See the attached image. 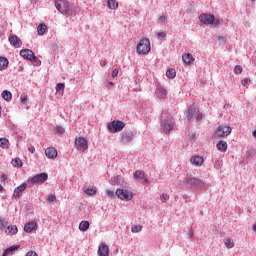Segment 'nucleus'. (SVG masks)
<instances>
[{
  "label": "nucleus",
  "mask_w": 256,
  "mask_h": 256,
  "mask_svg": "<svg viewBox=\"0 0 256 256\" xmlns=\"http://www.w3.org/2000/svg\"><path fill=\"white\" fill-rule=\"evenodd\" d=\"M55 7L62 15H69L70 17L77 15V12L71 7L68 1L58 0L55 3Z\"/></svg>",
  "instance_id": "obj_1"
},
{
  "label": "nucleus",
  "mask_w": 256,
  "mask_h": 256,
  "mask_svg": "<svg viewBox=\"0 0 256 256\" xmlns=\"http://www.w3.org/2000/svg\"><path fill=\"white\" fill-rule=\"evenodd\" d=\"M136 52L138 55H148V53H151V41L149 38L140 39L136 46Z\"/></svg>",
  "instance_id": "obj_2"
},
{
  "label": "nucleus",
  "mask_w": 256,
  "mask_h": 256,
  "mask_svg": "<svg viewBox=\"0 0 256 256\" xmlns=\"http://www.w3.org/2000/svg\"><path fill=\"white\" fill-rule=\"evenodd\" d=\"M74 147L78 151H87L89 149V140L87 137L79 136L75 138Z\"/></svg>",
  "instance_id": "obj_3"
},
{
  "label": "nucleus",
  "mask_w": 256,
  "mask_h": 256,
  "mask_svg": "<svg viewBox=\"0 0 256 256\" xmlns=\"http://www.w3.org/2000/svg\"><path fill=\"white\" fill-rule=\"evenodd\" d=\"M135 135H137V132H135V130H124L121 133V143H123V145H127V143H131V141H133V139H135Z\"/></svg>",
  "instance_id": "obj_4"
},
{
  "label": "nucleus",
  "mask_w": 256,
  "mask_h": 256,
  "mask_svg": "<svg viewBox=\"0 0 256 256\" xmlns=\"http://www.w3.org/2000/svg\"><path fill=\"white\" fill-rule=\"evenodd\" d=\"M115 195L118 199H121V201H131V199H133V192L127 189L119 188L116 190Z\"/></svg>",
  "instance_id": "obj_5"
},
{
  "label": "nucleus",
  "mask_w": 256,
  "mask_h": 256,
  "mask_svg": "<svg viewBox=\"0 0 256 256\" xmlns=\"http://www.w3.org/2000/svg\"><path fill=\"white\" fill-rule=\"evenodd\" d=\"M47 179H49V175H47V173H40L29 178L28 183H31V185H43Z\"/></svg>",
  "instance_id": "obj_6"
},
{
  "label": "nucleus",
  "mask_w": 256,
  "mask_h": 256,
  "mask_svg": "<svg viewBox=\"0 0 256 256\" xmlns=\"http://www.w3.org/2000/svg\"><path fill=\"white\" fill-rule=\"evenodd\" d=\"M199 20L204 25H213L214 27H217V20H215V16L211 14H201L199 16Z\"/></svg>",
  "instance_id": "obj_7"
},
{
  "label": "nucleus",
  "mask_w": 256,
  "mask_h": 256,
  "mask_svg": "<svg viewBox=\"0 0 256 256\" xmlns=\"http://www.w3.org/2000/svg\"><path fill=\"white\" fill-rule=\"evenodd\" d=\"M187 185L190 189H203V185H205V183L199 178L191 177L188 178Z\"/></svg>",
  "instance_id": "obj_8"
},
{
  "label": "nucleus",
  "mask_w": 256,
  "mask_h": 256,
  "mask_svg": "<svg viewBox=\"0 0 256 256\" xmlns=\"http://www.w3.org/2000/svg\"><path fill=\"white\" fill-rule=\"evenodd\" d=\"M20 56L23 57V59L31 61L32 63H37V61H39V58H37V56H35V53H33L30 49L21 50Z\"/></svg>",
  "instance_id": "obj_9"
},
{
  "label": "nucleus",
  "mask_w": 256,
  "mask_h": 256,
  "mask_svg": "<svg viewBox=\"0 0 256 256\" xmlns=\"http://www.w3.org/2000/svg\"><path fill=\"white\" fill-rule=\"evenodd\" d=\"M25 189H27V183H22L20 186L14 189L12 199H19L23 193H25Z\"/></svg>",
  "instance_id": "obj_10"
},
{
  "label": "nucleus",
  "mask_w": 256,
  "mask_h": 256,
  "mask_svg": "<svg viewBox=\"0 0 256 256\" xmlns=\"http://www.w3.org/2000/svg\"><path fill=\"white\" fill-rule=\"evenodd\" d=\"M190 163L194 167H201V165L205 163V159L203 158V156L194 155L190 158Z\"/></svg>",
  "instance_id": "obj_11"
},
{
  "label": "nucleus",
  "mask_w": 256,
  "mask_h": 256,
  "mask_svg": "<svg viewBox=\"0 0 256 256\" xmlns=\"http://www.w3.org/2000/svg\"><path fill=\"white\" fill-rule=\"evenodd\" d=\"M107 129H125V124L121 120H114L108 123Z\"/></svg>",
  "instance_id": "obj_12"
},
{
  "label": "nucleus",
  "mask_w": 256,
  "mask_h": 256,
  "mask_svg": "<svg viewBox=\"0 0 256 256\" xmlns=\"http://www.w3.org/2000/svg\"><path fill=\"white\" fill-rule=\"evenodd\" d=\"M9 42L10 45L15 47V49H19L23 45V42L17 37V35H11L9 37Z\"/></svg>",
  "instance_id": "obj_13"
},
{
  "label": "nucleus",
  "mask_w": 256,
  "mask_h": 256,
  "mask_svg": "<svg viewBox=\"0 0 256 256\" xmlns=\"http://www.w3.org/2000/svg\"><path fill=\"white\" fill-rule=\"evenodd\" d=\"M98 256H109V246L101 243L98 247Z\"/></svg>",
  "instance_id": "obj_14"
},
{
  "label": "nucleus",
  "mask_w": 256,
  "mask_h": 256,
  "mask_svg": "<svg viewBox=\"0 0 256 256\" xmlns=\"http://www.w3.org/2000/svg\"><path fill=\"white\" fill-rule=\"evenodd\" d=\"M45 155L48 159H55L57 157V149L55 147H48L45 150Z\"/></svg>",
  "instance_id": "obj_15"
},
{
  "label": "nucleus",
  "mask_w": 256,
  "mask_h": 256,
  "mask_svg": "<svg viewBox=\"0 0 256 256\" xmlns=\"http://www.w3.org/2000/svg\"><path fill=\"white\" fill-rule=\"evenodd\" d=\"M163 129H173L175 127V121L172 118H168L162 122Z\"/></svg>",
  "instance_id": "obj_16"
},
{
  "label": "nucleus",
  "mask_w": 256,
  "mask_h": 256,
  "mask_svg": "<svg viewBox=\"0 0 256 256\" xmlns=\"http://www.w3.org/2000/svg\"><path fill=\"white\" fill-rule=\"evenodd\" d=\"M182 60L185 65H191V63L195 61V58H193V55L191 53H187L182 55Z\"/></svg>",
  "instance_id": "obj_17"
},
{
  "label": "nucleus",
  "mask_w": 256,
  "mask_h": 256,
  "mask_svg": "<svg viewBox=\"0 0 256 256\" xmlns=\"http://www.w3.org/2000/svg\"><path fill=\"white\" fill-rule=\"evenodd\" d=\"M37 227V222L32 221L24 225V231L25 233H31Z\"/></svg>",
  "instance_id": "obj_18"
},
{
  "label": "nucleus",
  "mask_w": 256,
  "mask_h": 256,
  "mask_svg": "<svg viewBox=\"0 0 256 256\" xmlns=\"http://www.w3.org/2000/svg\"><path fill=\"white\" fill-rule=\"evenodd\" d=\"M9 67V60L6 57L0 56V71H5Z\"/></svg>",
  "instance_id": "obj_19"
},
{
  "label": "nucleus",
  "mask_w": 256,
  "mask_h": 256,
  "mask_svg": "<svg viewBox=\"0 0 256 256\" xmlns=\"http://www.w3.org/2000/svg\"><path fill=\"white\" fill-rule=\"evenodd\" d=\"M228 135H231V129L226 131L224 129H217L215 132L216 137H227Z\"/></svg>",
  "instance_id": "obj_20"
},
{
  "label": "nucleus",
  "mask_w": 256,
  "mask_h": 256,
  "mask_svg": "<svg viewBox=\"0 0 256 256\" xmlns=\"http://www.w3.org/2000/svg\"><path fill=\"white\" fill-rule=\"evenodd\" d=\"M17 226L16 225H10L7 226L6 230H5V234L6 235H17Z\"/></svg>",
  "instance_id": "obj_21"
},
{
  "label": "nucleus",
  "mask_w": 256,
  "mask_h": 256,
  "mask_svg": "<svg viewBox=\"0 0 256 256\" xmlns=\"http://www.w3.org/2000/svg\"><path fill=\"white\" fill-rule=\"evenodd\" d=\"M156 95L159 99H165V97H167V90H165L163 87H158L156 90Z\"/></svg>",
  "instance_id": "obj_22"
},
{
  "label": "nucleus",
  "mask_w": 256,
  "mask_h": 256,
  "mask_svg": "<svg viewBox=\"0 0 256 256\" xmlns=\"http://www.w3.org/2000/svg\"><path fill=\"white\" fill-rule=\"evenodd\" d=\"M216 147L218 151H221V153H225V151H227V142L221 140L216 144Z\"/></svg>",
  "instance_id": "obj_23"
},
{
  "label": "nucleus",
  "mask_w": 256,
  "mask_h": 256,
  "mask_svg": "<svg viewBox=\"0 0 256 256\" xmlns=\"http://www.w3.org/2000/svg\"><path fill=\"white\" fill-rule=\"evenodd\" d=\"M195 113H197V109L193 106H191L190 108H188L187 113H186V117L188 121H191V119H193V116L195 115Z\"/></svg>",
  "instance_id": "obj_24"
},
{
  "label": "nucleus",
  "mask_w": 256,
  "mask_h": 256,
  "mask_svg": "<svg viewBox=\"0 0 256 256\" xmlns=\"http://www.w3.org/2000/svg\"><path fill=\"white\" fill-rule=\"evenodd\" d=\"M89 221H81L79 224V230L82 231V233H85V231L89 230Z\"/></svg>",
  "instance_id": "obj_25"
},
{
  "label": "nucleus",
  "mask_w": 256,
  "mask_h": 256,
  "mask_svg": "<svg viewBox=\"0 0 256 256\" xmlns=\"http://www.w3.org/2000/svg\"><path fill=\"white\" fill-rule=\"evenodd\" d=\"M17 249H19V246H11L4 251L2 256L13 255Z\"/></svg>",
  "instance_id": "obj_26"
},
{
  "label": "nucleus",
  "mask_w": 256,
  "mask_h": 256,
  "mask_svg": "<svg viewBox=\"0 0 256 256\" xmlns=\"http://www.w3.org/2000/svg\"><path fill=\"white\" fill-rule=\"evenodd\" d=\"M46 31H47V24H45V23H42V24H40L38 27H37V33H38V35H45V33H46Z\"/></svg>",
  "instance_id": "obj_27"
},
{
  "label": "nucleus",
  "mask_w": 256,
  "mask_h": 256,
  "mask_svg": "<svg viewBox=\"0 0 256 256\" xmlns=\"http://www.w3.org/2000/svg\"><path fill=\"white\" fill-rule=\"evenodd\" d=\"M108 8H110L112 11L119 9V2H117V0H108Z\"/></svg>",
  "instance_id": "obj_28"
},
{
  "label": "nucleus",
  "mask_w": 256,
  "mask_h": 256,
  "mask_svg": "<svg viewBox=\"0 0 256 256\" xmlns=\"http://www.w3.org/2000/svg\"><path fill=\"white\" fill-rule=\"evenodd\" d=\"M2 98L4 101H11V99H13V94H11V92L8 90H4L2 92Z\"/></svg>",
  "instance_id": "obj_29"
},
{
  "label": "nucleus",
  "mask_w": 256,
  "mask_h": 256,
  "mask_svg": "<svg viewBox=\"0 0 256 256\" xmlns=\"http://www.w3.org/2000/svg\"><path fill=\"white\" fill-rule=\"evenodd\" d=\"M176 75L177 71H175L173 68L168 69L166 72V77H168V79H175Z\"/></svg>",
  "instance_id": "obj_30"
},
{
  "label": "nucleus",
  "mask_w": 256,
  "mask_h": 256,
  "mask_svg": "<svg viewBox=\"0 0 256 256\" xmlns=\"http://www.w3.org/2000/svg\"><path fill=\"white\" fill-rule=\"evenodd\" d=\"M255 155H256V150H255V148L250 147V148L247 149V151H246V157H247V159H250L251 157H255Z\"/></svg>",
  "instance_id": "obj_31"
},
{
  "label": "nucleus",
  "mask_w": 256,
  "mask_h": 256,
  "mask_svg": "<svg viewBox=\"0 0 256 256\" xmlns=\"http://www.w3.org/2000/svg\"><path fill=\"white\" fill-rule=\"evenodd\" d=\"M0 147H2V149H8L9 148V140L6 138H0Z\"/></svg>",
  "instance_id": "obj_32"
},
{
  "label": "nucleus",
  "mask_w": 256,
  "mask_h": 256,
  "mask_svg": "<svg viewBox=\"0 0 256 256\" xmlns=\"http://www.w3.org/2000/svg\"><path fill=\"white\" fill-rule=\"evenodd\" d=\"M134 179H145V172L136 170L134 173Z\"/></svg>",
  "instance_id": "obj_33"
},
{
  "label": "nucleus",
  "mask_w": 256,
  "mask_h": 256,
  "mask_svg": "<svg viewBox=\"0 0 256 256\" xmlns=\"http://www.w3.org/2000/svg\"><path fill=\"white\" fill-rule=\"evenodd\" d=\"M13 167H23V161L20 158L12 160Z\"/></svg>",
  "instance_id": "obj_34"
},
{
  "label": "nucleus",
  "mask_w": 256,
  "mask_h": 256,
  "mask_svg": "<svg viewBox=\"0 0 256 256\" xmlns=\"http://www.w3.org/2000/svg\"><path fill=\"white\" fill-rule=\"evenodd\" d=\"M132 233H141L143 231V226L141 225H134L131 227Z\"/></svg>",
  "instance_id": "obj_35"
},
{
  "label": "nucleus",
  "mask_w": 256,
  "mask_h": 256,
  "mask_svg": "<svg viewBox=\"0 0 256 256\" xmlns=\"http://www.w3.org/2000/svg\"><path fill=\"white\" fill-rule=\"evenodd\" d=\"M224 243L227 249H233V247H235V243L233 242V239H226Z\"/></svg>",
  "instance_id": "obj_36"
},
{
  "label": "nucleus",
  "mask_w": 256,
  "mask_h": 256,
  "mask_svg": "<svg viewBox=\"0 0 256 256\" xmlns=\"http://www.w3.org/2000/svg\"><path fill=\"white\" fill-rule=\"evenodd\" d=\"M160 201H161L162 203H167V201H169V196H168V194H167V193H162V194L160 195Z\"/></svg>",
  "instance_id": "obj_37"
},
{
  "label": "nucleus",
  "mask_w": 256,
  "mask_h": 256,
  "mask_svg": "<svg viewBox=\"0 0 256 256\" xmlns=\"http://www.w3.org/2000/svg\"><path fill=\"white\" fill-rule=\"evenodd\" d=\"M234 73L235 75H241V73H243V67H241V65H236L234 68Z\"/></svg>",
  "instance_id": "obj_38"
},
{
  "label": "nucleus",
  "mask_w": 256,
  "mask_h": 256,
  "mask_svg": "<svg viewBox=\"0 0 256 256\" xmlns=\"http://www.w3.org/2000/svg\"><path fill=\"white\" fill-rule=\"evenodd\" d=\"M59 91H62V93H63V91H65V84H63V83H58V84L56 85V92L59 93Z\"/></svg>",
  "instance_id": "obj_39"
},
{
  "label": "nucleus",
  "mask_w": 256,
  "mask_h": 256,
  "mask_svg": "<svg viewBox=\"0 0 256 256\" xmlns=\"http://www.w3.org/2000/svg\"><path fill=\"white\" fill-rule=\"evenodd\" d=\"M54 201H57V196L51 194L47 197V202L48 203H54Z\"/></svg>",
  "instance_id": "obj_40"
},
{
  "label": "nucleus",
  "mask_w": 256,
  "mask_h": 256,
  "mask_svg": "<svg viewBox=\"0 0 256 256\" xmlns=\"http://www.w3.org/2000/svg\"><path fill=\"white\" fill-rule=\"evenodd\" d=\"M85 193L88 195H95V193H97V190H95L93 188H88L85 190Z\"/></svg>",
  "instance_id": "obj_41"
},
{
  "label": "nucleus",
  "mask_w": 256,
  "mask_h": 256,
  "mask_svg": "<svg viewBox=\"0 0 256 256\" xmlns=\"http://www.w3.org/2000/svg\"><path fill=\"white\" fill-rule=\"evenodd\" d=\"M106 195L110 199H113V197H115V192L113 190H106Z\"/></svg>",
  "instance_id": "obj_42"
},
{
  "label": "nucleus",
  "mask_w": 256,
  "mask_h": 256,
  "mask_svg": "<svg viewBox=\"0 0 256 256\" xmlns=\"http://www.w3.org/2000/svg\"><path fill=\"white\" fill-rule=\"evenodd\" d=\"M156 36L158 39H165V37H167V34L165 32H158Z\"/></svg>",
  "instance_id": "obj_43"
},
{
  "label": "nucleus",
  "mask_w": 256,
  "mask_h": 256,
  "mask_svg": "<svg viewBox=\"0 0 256 256\" xmlns=\"http://www.w3.org/2000/svg\"><path fill=\"white\" fill-rule=\"evenodd\" d=\"M64 130L63 129H55L54 130V135H57L58 137H61L63 135Z\"/></svg>",
  "instance_id": "obj_44"
},
{
  "label": "nucleus",
  "mask_w": 256,
  "mask_h": 256,
  "mask_svg": "<svg viewBox=\"0 0 256 256\" xmlns=\"http://www.w3.org/2000/svg\"><path fill=\"white\" fill-rule=\"evenodd\" d=\"M4 227H7V222L0 218V229H4Z\"/></svg>",
  "instance_id": "obj_45"
},
{
  "label": "nucleus",
  "mask_w": 256,
  "mask_h": 256,
  "mask_svg": "<svg viewBox=\"0 0 256 256\" xmlns=\"http://www.w3.org/2000/svg\"><path fill=\"white\" fill-rule=\"evenodd\" d=\"M249 78H244L242 81H241V84L243 85V87H247V85H249Z\"/></svg>",
  "instance_id": "obj_46"
},
{
  "label": "nucleus",
  "mask_w": 256,
  "mask_h": 256,
  "mask_svg": "<svg viewBox=\"0 0 256 256\" xmlns=\"http://www.w3.org/2000/svg\"><path fill=\"white\" fill-rule=\"evenodd\" d=\"M196 119H197V121H201V119H203V113L197 112L196 113Z\"/></svg>",
  "instance_id": "obj_47"
},
{
  "label": "nucleus",
  "mask_w": 256,
  "mask_h": 256,
  "mask_svg": "<svg viewBox=\"0 0 256 256\" xmlns=\"http://www.w3.org/2000/svg\"><path fill=\"white\" fill-rule=\"evenodd\" d=\"M26 256H39V255L35 251H29L27 252Z\"/></svg>",
  "instance_id": "obj_48"
},
{
  "label": "nucleus",
  "mask_w": 256,
  "mask_h": 256,
  "mask_svg": "<svg viewBox=\"0 0 256 256\" xmlns=\"http://www.w3.org/2000/svg\"><path fill=\"white\" fill-rule=\"evenodd\" d=\"M117 75H119V69H114L112 71V77H117Z\"/></svg>",
  "instance_id": "obj_49"
},
{
  "label": "nucleus",
  "mask_w": 256,
  "mask_h": 256,
  "mask_svg": "<svg viewBox=\"0 0 256 256\" xmlns=\"http://www.w3.org/2000/svg\"><path fill=\"white\" fill-rule=\"evenodd\" d=\"M189 239H193V229L190 228L188 231Z\"/></svg>",
  "instance_id": "obj_50"
},
{
  "label": "nucleus",
  "mask_w": 256,
  "mask_h": 256,
  "mask_svg": "<svg viewBox=\"0 0 256 256\" xmlns=\"http://www.w3.org/2000/svg\"><path fill=\"white\" fill-rule=\"evenodd\" d=\"M28 151H30V153H35V146L28 147Z\"/></svg>",
  "instance_id": "obj_51"
},
{
  "label": "nucleus",
  "mask_w": 256,
  "mask_h": 256,
  "mask_svg": "<svg viewBox=\"0 0 256 256\" xmlns=\"http://www.w3.org/2000/svg\"><path fill=\"white\" fill-rule=\"evenodd\" d=\"M160 23H163V21H167V16H161L159 18Z\"/></svg>",
  "instance_id": "obj_52"
},
{
  "label": "nucleus",
  "mask_w": 256,
  "mask_h": 256,
  "mask_svg": "<svg viewBox=\"0 0 256 256\" xmlns=\"http://www.w3.org/2000/svg\"><path fill=\"white\" fill-rule=\"evenodd\" d=\"M21 103H27V96L21 97Z\"/></svg>",
  "instance_id": "obj_53"
},
{
  "label": "nucleus",
  "mask_w": 256,
  "mask_h": 256,
  "mask_svg": "<svg viewBox=\"0 0 256 256\" xmlns=\"http://www.w3.org/2000/svg\"><path fill=\"white\" fill-rule=\"evenodd\" d=\"M117 131H121V129H111V130H110V133H111V134L117 133Z\"/></svg>",
  "instance_id": "obj_54"
},
{
  "label": "nucleus",
  "mask_w": 256,
  "mask_h": 256,
  "mask_svg": "<svg viewBox=\"0 0 256 256\" xmlns=\"http://www.w3.org/2000/svg\"><path fill=\"white\" fill-rule=\"evenodd\" d=\"M180 183H187V180L186 179H181V177H178Z\"/></svg>",
  "instance_id": "obj_55"
},
{
  "label": "nucleus",
  "mask_w": 256,
  "mask_h": 256,
  "mask_svg": "<svg viewBox=\"0 0 256 256\" xmlns=\"http://www.w3.org/2000/svg\"><path fill=\"white\" fill-rule=\"evenodd\" d=\"M253 231L256 233V224L252 226Z\"/></svg>",
  "instance_id": "obj_56"
},
{
  "label": "nucleus",
  "mask_w": 256,
  "mask_h": 256,
  "mask_svg": "<svg viewBox=\"0 0 256 256\" xmlns=\"http://www.w3.org/2000/svg\"><path fill=\"white\" fill-rule=\"evenodd\" d=\"M252 135H253V137H255V139H256V130H254V131L252 132Z\"/></svg>",
  "instance_id": "obj_57"
},
{
  "label": "nucleus",
  "mask_w": 256,
  "mask_h": 256,
  "mask_svg": "<svg viewBox=\"0 0 256 256\" xmlns=\"http://www.w3.org/2000/svg\"><path fill=\"white\" fill-rule=\"evenodd\" d=\"M1 178L5 181L7 179L6 175H2Z\"/></svg>",
  "instance_id": "obj_58"
},
{
  "label": "nucleus",
  "mask_w": 256,
  "mask_h": 256,
  "mask_svg": "<svg viewBox=\"0 0 256 256\" xmlns=\"http://www.w3.org/2000/svg\"><path fill=\"white\" fill-rule=\"evenodd\" d=\"M144 183H147V184H148V183H149V179L145 178V179H144Z\"/></svg>",
  "instance_id": "obj_59"
},
{
  "label": "nucleus",
  "mask_w": 256,
  "mask_h": 256,
  "mask_svg": "<svg viewBox=\"0 0 256 256\" xmlns=\"http://www.w3.org/2000/svg\"><path fill=\"white\" fill-rule=\"evenodd\" d=\"M0 191H3V186L0 184Z\"/></svg>",
  "instance_id": "obj_60"
},
{
  "label": "nucleus",
  "mask_w": 256,
  "mask_h": 256,
  "mask_svg": "<svg viewBox=\"0 0 256 256\" xmlns=\"http://www.w3.org/2000/svg\"><path fill=\"white\" fill-rule=\"evenodd\" d=\"M169 131H171V130H169V129H166V130H165V133H169Z\"/></svg>",
  "instance_id": "obj_61"
},
{
  "label": "nucleus",
  "mask_w": 256,
  "mask_h": 256,
  "mask_svg": "<svg viewBox=\"0 0 256 256\" xmlns=\"http://www.w3.org/2000/svg\"><path fill=\"white\" fill-rule=\"evenodd\" d=\"M226 129H231V127L228 126V127H226Z\"/></svg>",
  "instance_id": "obj_62"
},
{
  "label": "nucleus",
  "mask_w": 256,
  "mask_h": 256,
  "mask_svg": "<svg viewBox=\"0 0 256 256\" xmlns=\"http://www.w3.org/2000/svg\"><path fill=\"white\" fill-rule=\"evenodd\" d=\"M252 3H255V0H251Z\"/></svg>",
  "instance_id": "obj_63"
},
{
  "label": "nucleus",
  "mask_w": 256,
  "mask_h": 256,
  "mask_svg": "<svg viewBox=\"0 0 256 256\" xmlns=\"http://www.w3.org/2000/svg\"><path fill=\"white\" fill-rule=\"evenodd\" d=\"M0 117H1V107H0Z\"/></svg>",
  "instance_id": "obj_64"
}]
</instances>
